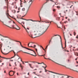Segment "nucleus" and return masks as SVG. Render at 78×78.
<instances>
[{"label":"nucleus","instance_id":"nucleus-10","mask_svg":"<svg viewBox=\"0 0 78 78\" xmlns=\"http://www.w3.org/2000/svg\"><path fill=\"white\" fill-rule=\"evenodd\" d=\"M2 57V58H3V59H11V58H6L4 57Z\"/></svg>","mask_w":78,"mask_h":78},{"label":"nucleus","instance_id":"nucleus-37","mask_svg":"<svg viewBox=\"0 0 78 78\" xmlns=\"http://www.w3.org/2000/svg\"><path fill=\"white\" fill-rule=\"evenodd\" d=\"M55 75H53V78H55Z\"/></svg>","mask_w":78,"mask_h":78},{"label":"nucleus","instance_id":"nucleus-14","mask_svg":"<svg viewBox=\"0 0 78 78\" xmlns=\"http://www.w3.org/2000/svg\"><path fill=\"white\" fill-rule=\"evenodd\" d=\"M44 59H49L50 60H51V61H53L51 59H50V58H45V57L44 56Z\"/></svg>","mask_w":78,"mask_h":78},{"label":"nucleus","instance_id":"nucleus-35","mask_svg":"<svg viewBox=\"0 0 78 78\" xmlns=\"http://www.w3.org/2000/svg\"><path fill=\"white\" fill-rule=\"evenodd\" d=\"M18 11H20V7H19L18 9Z\"/></svg>","mask_w":78,"mask_h":78},{"label":"nucleus","instance_id":"nucleus-34","mask_svg":"<svg viewBox=\"0 0 78 78\" xmlns=\"http://www.w3.org/2000/svg\"><path fill=\"white\" fill-rule=\"evenodd\" d=\"M51 40H50V41H49V44H48V45H50V42H51Z\"/></svg>","mask_w":78,"mask_h":78},{"label":"nucleus","instance_id":"nucleus-9","mask_svg":"<svg viewBox=\"0 0 78 78\" xmlns=\"http://www.w3.org/2000/svg\"><path fill=\"white\" fill-rule=\"evenodd\" d=\"M7 16H5V17H4L3 18V20H4V21H5V20H6V18H7Z\"/></svg>","mask_w":78,"mask_h":78},{"label":"nucleus","instance_id":"nucleus-61","mask_svg":"<svg viewBox=\"0 0 78 78\" xmlns=\"http://www.w3.org/2000/svg\"><path fill=\"white\" fill-rule=\"evenodd\" d=\"M20 7H23V5H21Z\"/></svg>","mask_w":78,"mask_h":78},{"label":"nucleus","instance_id":"nucleus-22","mask_svg":"<svg viewBox=\"0 0 78 78\" xmlns=\"http://www.w3.org/2000/svg\"><path fill=\"white\" fill-rule=\"evenodd\" d=\"M13 72V75H14V71H10L9 72V73H10V72Z\"/></svg>","mask_w":78,"mask_h":78},{"label":"nucleus","instance_id":"nucleus-12","mask_svg":"<svg viewBox=\"0 0 78 78\" xmlns=\"http://www.w3.org/2000/svg\"><path fill=\"white\" fill-rule=\"evenodd\" d=\"M23 28H24V29H25L26 31H27V32L28 33H29V32H28V31H27V29H26V28H25V27H23Z\"/></svg>","mask_w":78,"mask_h":78},{"label":"nucleus","instance_id":"nucleus-2","mask_svg":"<svg viewBox=\"0 0 78 78\" xmlns=\"http://www.w3.org/2000/svg\"><path fill=\"white\" fill-rule=\"evenodd\" d=\"M33 0H30L29 2H28L27 5L26 6V9L27 11L29 10V9H30V7L31 6V5L32 4V3H33Z\"/></svg>","mask_w":78,"mask_h":78},{"label":"nucleus","instance_id":"nucleus-51","mask_svg":"<svg viewBox=\"0 0 78 78\" xmlns=\"http://www.w3.org/2000/svg\"><path fill=\"white\" fill-rule=\"evenodd\" d=\"M24 3H26V1H25V0H24Z\"/></svg>","mask_w":78,"mask_h":78},{"label":"nucleus","instance_id":"nucleus-5","mask_svg":"<svg viewBox=\"0 0 78 78\" xmlns=\"http://www.w3.org/2000/svg\"><path fill=\"white\" fill-rule=\"evenodd\" d=\"M21 19H22L23 20H27V21H28V20H30L31 21H32V22H36V21L33 20L31 19L27 20L24 19H23L22 18H21Z\"/></svg>","mask_w":78,"mask_h":78},{"label":"nucleus","instance_id":"nucleus-41","mask_svg":"<svg viewBox=\"0 0 78 78\" xmlns=\"http://www.w3.org/2000/svg\"><path fill=\"white\" fill-rule=\"evenodd\" d=\"M53 11H54V12H55V11H56V10L54 9L53 10Z\"/></svg>","mask_w":78,"mask_h":78},{"label":"nucleus","instance_id":"nucleus-44","mask_svg":"<svg viewBox=\"0 0 78 78\" xmlns=\"http://www.w3.org/2000/svg\"><path fill=\"white\" fill-rule=\"evenodd\" d=\"M19 21H20V22L22 23V20H19Z\"/></svg>","mask_w":78,"mask_h":78},{"label":"nucleus","instance_id":"nucleus-26","mask_svg":"<svg viewBox=\"0 0 78 78\" xmlns=\"http://www.w3.org/2000/svg\"><path fill=\"white\" fill-rule=\"evenodd\" d=\"M59 36L60 37H61L59 35H54V36Z\"/></svg>","mask_w":78,"mask_h":78},{"label":"nucleus","instance_id":"nucleus-24","mask_svg":"<svg viewBox=\"0 0 78 78\" xmlns=\"http://www.w3.org/2000/svg\"><path fill=\"white\" fill-rule=\"evenodd\" d=\"M70 2H68V4H67V5H70Z\"/></svg>","mask_w":78,"mask_h":78},{"label":"nucleus","instance_id":"nucleus-33","mask_svg":"<svg viewBox=\"0 0 78 78\" xmlns=\"http://www.w3.org/2000/svg\"><path fill=\"white\" fill-rule=\"evenodd\" d=\"M46 67H47L46 66L45 67H44V69L45 70H46V71H47V70L46 69Z\"/></svg>","mask_w":78,"mask_h":78},{"label":"nucleus","instance_id":"nucleus-3","mask_svg":"<svg viewBox=\"0 0 78 78\" xmlns=\"http://www.w3.org/2000/svg\"><path fill=\"white\" fill-rule=\"evenodd\" d=\"M49 72H50L51 73H54L55 74H56L57 75H63L64 76H67V75H64L61 74H59L57 73H56L54 72H53L52 71H49Z\"/></svg>","mask_w":78,"mask_h":78},{"label":"nucleus","instance_id":"nucleus-62","mask_svg":"<svg viewBox=\"0 0 78 78\" xmlns=\"http://www.w3.org/2000/svg\"><path fill=\"white\" fill-rule=\"evenodd\" d=\"M74 69L76 70V68L74 67Z\"/></svg>","mask_w":78,"mask_h":78},{"label":"nucleus","instance_id":"nucleus-15","mask_svg":"<svg viewBox=\"0 0 78 78\" xmlns=\"http://www.w3.org/2000/svg\"><path fill=\"white\" fill-rule=\"evenodd\" d=\"M17 21L18 22V23H20V24H21V25L23 27H24V26H23V25L22 24V23H20L19 21Z\"/></svg>","mask_w":78,"mask_h":78},{"label":"nucleus","instance_id":"nucleus-55","mask_svg":"<svg viewBox=\"0 0 78 78\" xmlns=\"http://www.w3.org/2000/svg\"><path fill=\"white\" fill-rule=\"evenodd\" d=\"M78 57L76 58L75 59V60H77V59H78Z\"/></svg>","mask_w":78,"mask_h":78},{"label":"nucleus","instance_id":"nucleus-20","mask_svg":"<svg viewBox=\"0 0 78 78\" xmlns=\"http://www.w3.org/2000/svg\"><path fill=\"white\" fill-rule=\"evenodd\" d=\"M75 55L77 56H78V53H77V52H76L75 53Z\"/></svg>","mask_w":78,"mask_h":78},{"label":"nucleus","instance_id":"nucleus-11","mask_svg":"<svg viewBox=\"0 0 78 78\" xmlns=\"http://www.w3.org/2000/svg\"><path fill=\"white\" fill-rule=\"evenodd\" d=\"M30 43H31V44H34V42L31 41V42H30V43H29L28 44V47H29V45H30Z\"/></svg>","mask_w":78,"mask_h":78},{"label":"nucleus","instance_id":"nucleus-47","mask_svg":"<svg viewBox=\"0 0 78 78\" xmlns=\"http://www.w3.org/2000/svg\"><path fill=\"white\" fill-rule=\"evenodd\" d=\"M15 64L16 66H17V65L16 64V62H15Z\"/></svg>","mask_w":78,"mask_h":78},{"label":"nucleus","instance_id":"nucleus-52","mask_svg":"<svg viewBox=\"0 0 78 78\" xmlns=\"http://www.w3.org/2000/svg\"><path fill=\"white\" fill-rule=\"evenodd\" d=\"M36 67H37H37H38V66L36 65Z\"/></svg>","mask_w":78,"mask_h":78},{"label":"nucleus","instance_id":"nucleus-46","mask_svg":"<svg viewBox=\"0 0 78 78\" xmlns=\"http://www.w3.org/2000/svg\"><path fill=\"white\" fill-rule=\"evenodd\" d=\"M11 41H9V44H11Z\"/></svg>","mask_w":78,"mask_h":78},{"label":"nucleus","instance_id":"nucleus-23","mask_svg":"<svg viewBox=\"0 0 78 78\" xmlns=\"http://www.w3.org/2000/svg\"><path fill=\"white\" fill-rule=\"evenodd\" d=\"M25 10V8H23L22 9V11H24Z\"/></svg>","mask_w":78,"mask_h":78},{"label":"nucleus","instance_id":"nucleus-6","mask_svg":"<svg viewBox=\"0 0 78 78\" xmlns=\"http://www.w3.org/2000/svg\"><path fill=\"white\" fill-rule=\"evenodd\" d=\"M13 51V53H14L15 55H14V56L13 57H11V59H12V58H14V57H15V56H16V55L17 56H18V57H19V55H17V54L16 55V53L15 52H14V51H13V50H12L11 51Z\"/></svg>","mask_w":78,"mask_h":78},{"label":"nucleus","instance_id":"nucleus-32","mask_svg":"<svg viewBox=\"0 0 78 78\" xmlns=\"http://www.w3.org/2000/svg\"><path fill=\"white\" fill-rule=\"evenodd\" d=\"M13 13H16V11L15 10H13Z\"/></svg>","mask_w":78,"mask_h":78},{"label":"nucleus","instance_id":"nucleus-1","mask_svg":"<svg viewBox=\"0 0 78 78\" xmlns=\"http://www.w3.org/2000/svg\"><path fill=\"white\" fill-rule=\"evenodd\" d=\"M41 28L42 27H40L34 31V33H36L34 34V36H33V35L32 34L29 35L30 37H31L32 38H34L35 37H38V36H41V35L43 34L44 33L47 31V30L48 29V27L46 29H45V28H43L41 30Z\"/></svg>","mask_w":78,"mask_h":78},{"label":"nucleus","instance_id":"nucleus-49","mask_svg":"<svg viewBox=\"0 0 78 78\" xmlns=\"http://www.w3.org/2000/svg\"><path fill=\"white\" fill-rule=\"evenodd\" d=\"M33 73H34V74H35V75H36V72H33Z\"/></svg>","mask_w":78,"mask_h":78},{"label":"nucleus","instance_id":"nucleus-43","mask_svg":"<svg viewBox=\"0 0 78 78\" xmlns=\"http://www.w3.org/2000/svg\"><path fill=\"white\" fill-rule=\"evenodd\" d=\"M35 50H36V52H37V49L35 48Z\"/></svg>","mask_w":78,"mask_h":78},{"label":"nucleus","instance_id":"nucleus-60","mask_svg":"<svg viewBox=\"0 0 78 78\" xmlns=\"http://www.w3.org/2000/svg\"><path fill=\"white\" fill-rule=\"evenodd\" d=\"M71 20L72 21H74V20H73V19H72V20Z\"/></svg>","mask_w":78,"mask_h":78},{"label":"nucleus","instance_id":"nucleus-63","mask_svg":"<svg viewBox=\"0 0 78 78\" xmlns=\"http://www.w3.org/2000/svg\"><path fill=\"white\" fill-rule=\"evenodd\" d=\"M12 27H14V25H12Z\"/></svg>","mask_w":78,"mask_h":78},{"label":"nucleus","instance_id":"nucleus-29","mask_svg":"<svg viewBox=\"0 0 78 78\" xmlns=\"http://www.w3.org/2000/svg\"><path fill=\"white\" fill-rule=\"evenodd\" d=\"M57 8H61V7H60V6H57Z\"/></svg>","mask_w":78,"mask_h":78},{"label":"nucleus","instance_id":"nucleus-16","mask_svg":"<svg viewBox=\"0 0 78 78\" xmlns=\"http://www.w3.org/2000/svg\"><path fill=\"white\" fill-rule=\"evenodd\" d=\"M37 64H43L44 65H45V66H46V65L44 63H37Z\"/></svg>","mask_w":78,"mask_h":78},{"label":"nucleus","instance_id":"nucleus-53","mask_svg":"<svg viewBox=\"0 0 78 78\" xmlns=\"http://www.w3.org/2000/svg\"><path fill=\"white\" fill-rule=\"evenodd\" d=\"M77 2L78 3V1H77V2H74V3H76V2Z\"/></svg>","mask_w":78,"mask_h":78},{"label":"nucleus","instance_id":"nucleus-27","mask_svg":"<svg viewBox=\"0 0 78 78\" xmlns=\"http://www.w3.org/2000/svg\"><path fill=\"white\" fill-rule=\"evenodd\" d=\"M6 43H8L9 41V40H6Z\"/></svg>","mask_w":78,"mask_h":78},{"label":"nucleus","instance_id":"nucleus-17","mask_svg":"<svg viewBox=\"0 0 78 78\" xmlns=\"http://www.w3.org/2000/svg\"><path fill=\"white\" fill-rule=\"evenodd\" d=\"M30 47H33V48H35V47H36V45H34V47H33L32 46H30Z\"/></svg>","mask_w":78,"mask_h":78},{"label":"nucleus","instance_id":"nucleus-57","mask_svg":"<svg viewBox=\"0 0 78 78\" xmlns=\"http://www.w3.org/2000/svg\"><path fill=\"white\" fill-rule=\"evenodd\" d=\"M9 66H11V64L9 63Z\"/></svg>","mask_w":78,"mask_h":78},{"label":"nucleus","instance_id":"nucleus-48","mask_svg":"<svg viewBox=\"0 0 78 78\" xmlns=\"http://www.w3.org/2000/svg\"><path fill=\"white\" fill-rule=\"evenodd\" d=\"M76 38L78 39V35L76 36Z\"/></svg>","mask_w":78,"mask_h":78},{"label":"nucleus","instance_id":"nucleus-31","mask_svg":"<svg viewBox=\"0 0 78 78\" xmlns=\"http://www.w3.org/2000/svg\"><path fill=\"white\" fill-rule=\"evenodd\" d=\"M15 28V29H16V30H19V28H18V29H17L16 27H14V28Z\"/></svg>","mask_w":78,"mask_h":78},{"label":"nucleus","instance_id":"nucleus-40","mask_svg":"<svg viewBox=\"0 0 78 78\" xmlns=\"http://www.w3.org/2000/svg\"><path fill=\"white\" fill-rule=\"evenodd\" d=\"M9 75L10 76H13V75H13V74L12 75H10V74H9Z\"/></svg>","mask_w":78,"mask_h":78},{"label":"nucleus","instance_id":"nucleus-13","mask_svg":"<svg viewBox=\"0 0 78 78\" xmlns=\"http://www.w3.org/2000/svg\"><path fill=\"white\" fill-rule=\"evenodd\" d=\"M29 66H30V67L32 69H33V67H32V66H31V64H29Z\"/></svg>","mask_w":78,"mask_h":78},{"label":"nucleus","instance_id":"nucleus-64","mask_svg":"<svg viewBox=\"0 0 78 78\" xmlns=\"http://www.w3.org/2000/svg\"><path fill=\"white\" fill-rule=\"evenodd\" d=\"M66 19H67V17H66Z\"/></svg>","mask_w":78,"mask_h":78},{"label":"nucleus","instance_id":"nucleus-25","mask_svg":"<svg viewBox=\"0 0 78 78\" xmlns=\"http://www.w3.org/2000/svg\"><path fill=\"white\" fill-rule=\"evenodd\" d=\"M16 42H20V45H22V44L21 43V42H20L19 41H16Z\"/></svg>","mask_w":78,"mask_h":78},{"label":"nucleus","instance_id":"nucleus-56","mask_svg":"<svg viewBox=\"0 0 78 78\" xmlns=\"http://www.w3.org/2000/svg\"><path fill=\"white\" fill-rule=\"evenodd\" d=\"M48 45H48H48H47V46L46 47V48H47V47H48Z\"/></svg>","mask_w":78,"mask_h":78},{"label":"nucleus","instance_id":"nucleus-4","mask_svg":"<svg viewBox=\"0 0 78 78\" xmlns=\"http://www.w3.org/2000/svg\"><path fill=\"white\" fill-rule=\"evenodd\" d=\"M21 46L23 48H26V49H27V50H30L31 51H33V52H34V53L35 54H36V52H35L33 50L28 48L26 47H24L22 45H21Z\"/></svg>","mask_w":78,"mask_h":78},{"label":"nucleus","instance_id":"nucleus-39","mask_svg":"<svg viewBox=\"0 0 78 78\" xmlns=\"http://www.w3.org/2000/svg\"><path fill=\"white\" fill-rule=\"evenodd\" d=\"M36 75H37V76H40V75H37V74H35Z\"/></svg>","mask_w":78,"mask_h":78},{"label":"nucleus","instance_id":"nucleus-42","mask_svg":"<svg viewBox=\"0 0 78 78\" xmlns=\"http://www.w3.org/2000/svg\"><path fill=\"white\" fill-rule=\"evenodd\" d=\"M21 23H23V24H25V23L21 21Z\"/></svg>","mask_w":78,"mask_h":78},{"label":"nucleus","instance_id":"nucleus-18","mask_svg":"<svg viewBox=\"0 0 78 78\" xmlns=\"http://www.w3.org/2000/svg\"><path fill=\"white\" fill-rule=\"evenodd\" d=\"M40 47H41V48H42L43 50H44V51L45 52V51H46V50H45V49H44V48H43V47H42V46H41Z\"/></svg>","mask_w":78,"mask_h":78},{"label":"nucleus","instance_id":"nucleus-36","mask_svg":"<svg viewBox=\"0 0 78 78\" xmlns=\"http://www.w3.org/2000/svg\"><path fill=\"white\" fill-rule=\"evenodd\" d=\"M44 22H45V23H49L50 22H49L48 21H47V22L44 21Z\"/></svg>","mask_w":78,"mask_h":78},{"label":"nucleus","instance_id":"nucleus-38","mask_svg":"<svg viewBox=\"0 0 78 78\" xmlns=\"http://www.w3.org/2000/svg\"><path fill=\"white\" fill-rule=\"evenodd\" d=\"M39 17L40 18V19L41 20V16H40V15L39 14Z\"/></svg>","mask_w":78,"mask_h":78},{"label":"nucleus","instance_id":"nucleus-28","mask_svg":"<svg viewBox=\"0 0 78 78\" xmlns=\"http://www.w3.org/2000/svg\"><path fill=\"white\" fill-rule=\"evenodd\" d=\"M76 33L75 32H74V36H75L76 35Z\"/></svg>","mask_w":78,"mask_h":78},{"label":"nucleus","instance_id":"nucleus-59","mask_svg":"<svg viewBox=\"0 0 78 78\" xmlns=\"http://www.w3.org/2000/svg\"><path fill=\"white\" fill-rule=\"evenodd\" d=\"M33 62V63H35V62Z\"/></svg>","mask_w":78,"mask_h":78},{"label":"nucleus","instance_id":"nucleus-50","mask_svg":"<svg viewBox=\"0 0 78 78\" xmlns=\"http://www.w3.org/2000/svg\"><path fill=\"white\" fill-rule=\"evenodd\" d=\"M68 21H69L70 20L69 19H68Z\"/></svg>","mask_w":78,"mask_h":78},{"label":"nucleus","instance_id":"nucleus-30","mask_svg":"<svg viewBox=\"0 0 78 78\" xmlns=\"http://www.w3.org/2000/svg\"><path fill=\"white\" fill-rule=\"evenodd\" d=\"M4 40H5V39H4V38H1V40L2 41H4Z\"/></svg>","mask_w":78,"mask_h":78},{"label":"nucleus","instance_id":"nucleus-7","mask_svg":"<svg viewBox=\"0 0 78 78\" xmlns=\"http://www.w3.org/2000/svg\"><path fill=\"white\" fill-rule=\"evenodd\" d=\"M11 22H12V20L10 19H9L8 22V23H7V24L8 25H9V23H11Z\"/></svg>","mask_w":78,"mask_h":78},{"label":"nucleus","instance_id":"nucleus-45","mask_svg":"<svg viewBox=\"0 0 78 78\" xmlns=\"http://www.w3.org/2000/svg\"><path fill=\"white\" fill-rule=\"evenodd\" d=\"M64 23H67V21H65Z\"/></svg>","mask_w":78,"mask_h":78},{"label":"nucleus","instance_id":"nucleus-21","mask_svg":"<svg viewBox=\"0 0 78 78\" xmlns=\"http://www.w3.org/2000/svg\"><path fill=\"white\" fill-rule=\"evenodd\" d=\"M21 65H22L20 64V67H21V69H23V68H22V67H22V66Z\"/></svg>","mask_w":78,"mask_h":78},{"label":"nucleus","instance_id":"nucleus-58","mask_svg":"<svg viewBox=\"0 0 78 78\" xmlns=\"http://www.w3.org/2000/svg\"><path fill=\"white\" fill-rule=\"evenodd\" d=\"M69 77H70V76H68L67 77V78H69Z\"/></svg>","mask_w":78,"mask_h":78},{"label":"nucleus","instance_id":"nucleus-19","mask_svg":"<svg viewBox=\"0 0 78 78\" xmlns=\"http://www.w3.org/2000/svg\"><path fill=\"white\" fill-rule=\"evenodd\" d=\"M40 47H41V48H42L43 50H44V51L45 52V51H46V50H45V49H44V48H43V47H42V46H41Z\"/></svg>","mask_w":78,"mask_h":78},{"label":"nucleus","instance_id":"nucleus-54","mask_svg":"<svg viewBox=\"0 0 78 78\" xmlns=\"http://www.w3.org/2000/svg\"><path fill=\"white\" fill-rule=\"evenodd\" d=\"M14 3L13 2L12 4V5H14Z\"/></svg>","mask_w":78,"mask_h":78},{"label":"nucleus","instance_id":"nucleus-8","mask_svg":"<svg viewBox=\"0 0 78 78\" xmlns=\"http://www.w3.org/2000/svg\"><path fill=\"white\" fill-rule=\"evenodd\" d=\"M24 53H27V54H29V55H32V56H36V55H34L31 54L29 53H28L26 52H23Z\"/></svg>","mask_w":78,"mask_h":78}]
</instances>
